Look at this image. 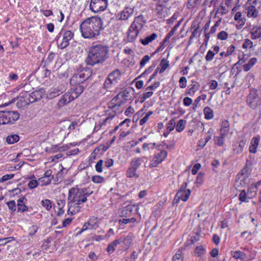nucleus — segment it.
Here are the masks:
<instances>
[{"instance_id": "338daca9", "label": "nucleus", "mask_w": 261, "mask_h": 261, "mask_svg": "<svg viewBox=\"0 0 261 261\" xmlns=\"http://www.w3.org/2000/svg\"><path fill=\"white\" fill-rule=\"evenodd\" d=\"M160 85V83L159 82H155L151 85L148 86L147 88H146L145 91L148 90H154L157 88H158Z\"/></svg>"}, {"instance_id": "a18cd8bd", "label": "nucleus", "mask_w": 261, "mask_h": 261, "mask_svg": "<svg viewBox=\"0 0 261 261\" xmlns=\"http://www.w3.org/2000/svg\"><path fill=\"white\" fill-rule=\"evenodd\" d=\"M225 138V137L221 135L220 136H215L214 139L215 144L219 146H222L223 145Z\"/></svg>"}, {"instance_id": "f8f14e48", "label": "nucleus", "mask_w": 261, "mask_h": 261, "mask_svg": "<svg viewBox=\"0 0 261 261\" xmlns=\"http://www.w3.org/2000/svg\"><path fill=\"white\" fill-rule=\"evenodd\" d=\"M257 5L256 0H248L245 5L246 10L247 11V15L248 17L255 18L258 15V11L256 7Z\"/></svg>"}, {"instance_id": "1a4fd4ad", "label": "nucleus", "mask_w": 261, "mask_h": 261, "mask_svg": "<svg viewBox=\"0 0 261 261\" xmlns=\"http://www.w3.org/2000/svg\"><path fill=\"white\" fill-rule=\"evenodd\" d=\"M246 102L248 106L253 110H256L261 106V97L257 93L256 89H251L247 97Z\"/></svg>"}, {"instance_id": "6ab92c4d", "label": "nucleus", "mask_w": 261, "mask_h": 261, "mask_svg": "<svg viewBox=\"0 0 261 261\" xmlns=\"http://www.w3.org/2000/svg\"><path fill=\"white\" fill-rule=\"evenodd\" d=\"M117 240L119 241V244H122V248L124 250L129 248L132 242V237L130 234L123 236Z\"/></svg>"}, {"instance_id": "7ed1b4c3", "label": "nucleus", "mask_w": 261, "mask_h": 261, "mask_svg": "<svg viewBox=\"0 0 261 261\" xmlns=\"http://www.w3.org/2000/svg\"><path fill=\"white\" fill-rule=\"evenodd\" d=\"M145 23L146 20L143 15L135 17L127 31L126 42H135Z\"/></svg>"}, {"instance_id": "58836bf2", "label": "nucleus", "mask_w": 261, "mask_h": 261, "mask_svg": "<svg viewBox=\"0 0 261 261\" xmlns=\"http://www.w3.org/2000/svg\"><path fill=\"white\" fill-rule=\"evenodd\" d=\"M118 245H119V241L116 239L109 244L107 248V252L110 254L113 253L115 247Z\"/></svg>"}, {"instance_id": "4be33fe9", "label": "nucleus", "mask_w": 261, "mask_h": 261, "mask_svg": "<svg viewBox=\"0 0 261 261\" xmlns=\"http://www.w3.org/2000/svg\"><path fill=\"white\" fill-rule=\"evenodd\" d=\"M44 92V90L41 88L36 90L30 93V98L32 99V103L40 100L42 98Z\"/></svg>"}, {"instance_id": "8fccbe9b", "label": "nucleus", "mask_w": 261, "mask_h": 261, "mask_svg": "<svg viewBox=\"0 0 261 261\" xmlns=\"http://www.w3.org/2000/svg\"><path fill=\"white\" fill-rule=\"evenodd\" d=\"M156 65V63L155 62H153L150 67H149L144 71V72L142 74V76H145L151 73L154 70Z\"/></svg>"}, {"instance_id": "ddd939ff", "label": "nucleus", "mask_w": 261, "mask_h": 261, "mask_svg": "<svg viewBox=\"0 0 261 261\" xmlns=\"http://www.w3.org/2000/svg\"><path fill=\"white\" fill-rule=\"evenodd\" d=\"M30 93L28 91H22L19 96V99L17 106L19 108H23L32 103Z\"/></svg>"}, {"instance_id": "09e8293b", "label": "nucleus", "mask_w": 261, "mask_h": 261, "mask_svg": "<svg viewBox=\"0 0 261 261\" xmlns=\"http://www.w3.org/2000/svg\"><path fill=\"white\" fill-rule=\"evenodd\" d=\"M195 253L199 257L202 256L205 253V250L202 246L197 247L195 249Z\"/></svg>"}, {"instance_id": "c9c22d12", "label": "nucleus", "mask_w": 261, "mask_h": 261, "mask_svg": "<svg viewBox=\"0 0 261 261\" xmlns=\"http://www.w3.org/2000/svg\"><path fill=\"white\" fill-rule=\"evenodd\" d=\"M204 118L207 120L212 119L214 117V112L211 108L206 107L204 109Z\"/></svg>"}, {"instance_id": "f704fd0d", "label": "nucleus", "mask_w": 261, "mask_h": 261, "mask_svg": "<svg viewBox=\"0 0 261 261\" xmlns=\"http://www.w3.org/2000/svg\"><path fill=\"white\" fill-rule=\"evenodd\" d=\"M257 62V59L256 58H251L249 61L248 63L247 64H245L243 66V69L245 71H249Z\"/></svg>"}, {"instance_id": "680f3d73", "label": "nucleus", "mask_w": 261, "mask_h": 261, "mask_svg": "<svg viewBox=\"0 0 261 261\" xmlns=\"http://www.w3.org/2000/svg\"><path fill=\"white\" fill-rule=\"evenodd\" d=\"M38 230V227L36 225H33L29 228V236H34Z\"/></svg>"}, {"instance_id": "69168bd1", "label": "nucleus", "mask_w": 261, "mask_h": 261, "mask_svg": "<svg viewBox=\"0 0 261 261\" xmlns=\"http://www.w3.org/2000/svg\"><path fill=\"white\" fill-rule=\"evenodd\" d=\"M199 237L200 235L199 234V233H196V234L195 236H191L190 239H188L187 242H190L191 244H194L196 242L199 241Z\"/></svg>"}, {"instance_id": "cd10ccee", "label": "nucleus", "mask_w": 261, "mask_h": 261, "mask_svg": "<svg viewBox=\"0 0 261 261\" xmlns=\"http://www.w3.org/2000/svg\"><path fill=\"white\" fill-rule=\"evenodd\" d=\"M69 94L67 92L61 96L58 103V105L60 107H63L65 105L68 103L72 101L71 99L69 97Z\"/></svg>"}, {"instance_id": "aec40b11", "label": "nucleus", "mask_w": 261, "mask_h": 261, "mask_svg": "<svg viewBox=\"0 0 261 261\" xmlns=\"http://www.w3.org/2000/svg\"><path fill=\"white\" fill-rule=\"evenodd\" d=\"M246 171V169H243L237 175V182H239V184L242 187H245L249 182V179L247 174H245L244 171Z\"/></svg>"}, {"instance_id": "c756f323", "label": "nucleus", "mask_w": 261, "mask_h": 261, "mask_svg": "<svg viewBox=\"0 0 261 261\" xmlns=\"http://www.w3.org/2000/svg\"><path fill=\"white\" fill-rule=\"evenodd\" d=\"M63 90L64 89L60 88V87L51 89L50 92L48 94L47 97L50 99L53 98L62 93Z\"/></svg>"}, {"instance_id": "864d4df0", "label": "nucleus", "mask_w": 261, "mask_h": 261, "mask_svg": "<svg viewBox=\"0 0 261 261\" xmlns=\"http://www.w3.org/2000/svg\"><path fill=\"white\" fill-rule=\"evenodd\" d=\"M14 240L15 238L13 237L0 239V246L4 245L7 243L10 242Z\"/></svg>"}, {"instance_id": "9d476101", "label": "nucleus", "mask_w": 261, "mask_h": 261, "mask_svg": "<svg viewBox=\"0 0 261 261\" xmlns=\"http://www.w3.org/2000/svg\"><path fill=\"white\" fill-rule=\"evenodd\" d=\"M92 75V71L89 69H85L81 72L74 74L70 80V85H78L88 80Z\"/></svg>"}, {"instance_id": "9b49d317", "label": "nucleus", "mask_w": 261, "mask_h": 261, "mask_svg": "<svg viewBox=\"0 0 261 261\" xmlns=\"http://www.w3.org/2000/svg\"><path fill=\"white\" fill-rule=\"evenodd\" d=\"M108 6V0H91L90 10L95 13L103 11Z\"/></svg>"}, {"instance_id": "2eb2a0df", "label": "nucleus", "mask_w": 261, "mask_h": 261, "mask_svg": "<svg viewBox=\"0 0 261 261\" xmlns=\"http://www.w3.org/2000/svg\"><path fill=\"white\" fill-rule=\"evenodd\" d=\"M138 207L133 204H128L123 207L120 212V216L121 217L127 218L132 216L133 211H137Z\"/></svg>"}, {"instance_id": "473e14b6", "label": "nucleus", "mask_w": 261, "mask_h": 261, "mask_svg": "<svg viewBox=\"0 0 261 261\" xmlns=\"http://www.w3.org/2000/svg\"><path fill=\"white\" fill-rule=\"evenodd\" d=\"M19 136L17 134H10L6 138V142L9 144H13L19 140Z\"/></svg>"}, {"instance_id": "bb28decb", "label": "nucleus", "mask_w": 261, "mask_h": 261, "mask_svg": "<svg viewBox=\"0 0 261 261\" xmlns=\"http://www.w3.org/2000/svg\"><path fill=\"white\" fill-rule=\"evenodd\" d=\"M232 256L235 259H239L243 261H247V255L241 251H231Z\"/></svg>"}, {"instance_id": "c85d7f7f", "label": "nucleus", "mask_w": 261, "mask_h": 261, "mask_svg": "<svg viewBox=\"0 0 261 261\" xmlns=\"http://www.w3.org/2000/svg\"><path fill=\"white\" fill-rule=\"evenodd\" d=\"M69 94L67 92L61 96L58 103V105L60 107H63L65 105L68 103L72 101L71 99L69 97Z\"/></svg>"}, {"instance_id": "37998d69", "label": "nucleus", "mask_w": 261, "mask_h": 261, "mask_svg": "<svg viewBox=\"0 0 261 261\" xmlns=\"http://www.w3.org/2000/svg\"><path fill=\"white\" fill-rule=\"evenodd\" d=\"M159 65L161 66V68L160 69L159 71V73L161 74L163 73L169 66V62L167 61L166 59H163Z\"/></svg>"}, {"instance_id": "393cba45", "label": "nucleus", "mask_w": 261, "mask_h": 261, "mask_svg": "<svg viewBox=\"0 0 261 261\" xmlns=\"http://www.w3.org/2000/svg\"><path fill=\"white\" fill-rule=\"evenodd\" d=\"M132 91H134V89L132 88H126L122 91L119 92L118 95L123 100H125V102L130 99V93Z\"/></svg>"}, {"instance_id": "f03ea898", "label": "nucleus", "mask_w": 261, "mask_h": 261, "mask_svg": "<svg viewBox=\"0 0 261 261\" xmlns=\"http://www.w3.org/2000/svg\"><path fill=\"white\" fill-rule=\"evenodd\" d=\"M109 47L101 43L93 44L90 48L85 62L88 65L94 66L103 63L109 57Z\"/></svg>"}, {"instance_id": "4d7b16f0", "label": "nucleus", "mask_w": 261, "mask_h": 261, "mask_svg": "<svg viewBox=\"0 0 261 261\" xmlns=\"http://www.w3.org/2000/svg\"><path fill=\"white\" fill-rule=\"evenodd\" d=\"M150 57L148 55L144 56L140 62V68H143L145 64L149 61Z\"/></svg>"}, {"instance_id": "052dcab7", "label": "nucleus", "mask_w": 261, "mask_h": 261, "mask_svg": "<svg viewBox=\"0 0 261 261\" xmlns=\"http://www.w3.org/2000/svg\"><path fill=\"white\" fill-rule=\"evenodd\" d=\"M103 164V161L102 160H100L98 161L96 165H95V169L98 172H102V165Z\"/></svg>"}, {"instance_id": "774afa93", "label": "nucleus", "mask_w": 261, "mask_h": 261, "mask_svg": "<svg viewBox=\"0 0 261 261\" xmlns=\"http://www.w3.org/2000/svg\"><path fill=\"white\" fill-rule=\"evenodd\" d=\"M172 261H182V258H181V251L179 250L177 252L173 257Z\"/></svg>"}, {"instance_id": "0e129e2a", "label": "nucleus", "mask_w": 261, "mask_h": 261, "mask_svg": "<svg viewBox=\"0 0 261 261\" xmlns=\"http://www.w3.org/2000/svg\"><path fill=\"white\" fill-rule=\"evenodd\" d=\"M9 208L12 212L16 211V204L14 200H11L6 203Z\"/></svg>"}, {"instance_id": "5fc2aeb1", "label": "nucleus", "mask_w": 261, "mask_h": 261, "mask_svg": "<svg viewBox=\"0 0 261 261\" xmlns=\"http://www.w3.org/2000/svg\"><path fill=\"white\" fill-rule=\"evenodd\" d=\"M92 181L94 183L100 184L104 181V178L100 175H95L92 176Z\"/></svg>"}, {"instance_id": "a19ab883", "label": "nucleus", "mask_w": 261, "mask_h": 261, "mask_svg": "<svg viewBox=\"0 0 261 261\" xmlns=\"http://www.w3.org/2000/svg\"><path fill=\"white\" fill-rule=\"evenodd\" d=\"M136 221V219L134 217H132L131 218H123L119 220L118 223L120 226H124L126 224L134 223Z\"/></svg>"}, {"instance_id": "49530a36", "label": "nucleus", "mask_w": 261, "mask_h": 261, "mask_svg": "<svg viewBox=\"0 0 261 261\" xmlns=\"http://www.w3.org/2000/svg\"><path fill=\"white\" fill-rule=\"evenodd\" d=\"M146 91L140 97L141 103L144 102L146 99L150 98L153 94L152 91Z\"/></svg>"}, {"instance_id": "0eeeda50", "label": "nucleus", "mask_w": 261, "mask_h": 261, "mask_svg": "<svg viewBox=\"0 0 261 261\" xmlns=\"http://www.w3.org/2000/svg\"><path fill=\"white\" fill-rule=\"evenodd\" d=\"M125 103V100H123L117 94L115 96L109 103L108 108L113 110V112L110 115V116L105 118L103 121L106 123L108 120L112 119L116 114L117 112H121L120 109V107Z\"/></svg>"}, {"instance_id": "de8ad7c7", "label": "nucleus", "mask_w": 261, "mask_h": 261, "mask_svg": "<svg viewBox=\"0 0 261 261\" xmlns=\"http://www.w3.org/2000/svg\"><path fill=\"white\" fill-rule=\"evenodd\" d=\"M253 42L249 39H246L244 40V42L242 45L243 48L245 49H251L253 48Z\"/></svg>"}, {"instance_id": "bf43d9fd", "label": "nucleus", "mask_w": 261, "mask_h": 261, "mask_svg": "<svg viewBox=\"0 0 261 261\" xmlns=\"http://www.w3.org/2000/svg\"><path fill=\"white\" fill-rule=\"evenodd\" d=\"M198 0H189L187 4V8L188 9H192L196 5Z\"/></svg>"}, {"instance_id": "39448f33", "label": "nucleus", "mask_w": 261, "mask_h": 261, "mask_svg": "<svg viewBox=\"0 0 261 261\" xmlns=\"http://www.w3.org/2000/svg\"><path fill=\"white\" fill-rule=\"evenodd\" d=\"M74 33L69 30H62L56 37L58 47L64 49L69 45V41L73 38Z\"/></svg>"}, {"instance_id": "e2e57ef3", "label": "nucleus", "mask_w": 261, "mask_h": 261, "mask_svg": "<svg viewBox=\"0 0 261 261\" xmlns=\"http://www.w3.org/2000/svg\"><path fill=\"white\" fill-rule=\"evenodd\" d=\"M218 39L221 40H225L228 38V34L225 31H221L218 33Z\"/></svg>"}, {"instance_id": "6e6552de", "label": "nucleus", "mask_w": 261, "mask_h": 261, "mask_svg": "<svg viewBox=\"0 0 261 261\" xmlns=\"http://www.w3.org/2000/svg\"><path fill=\"white\" fill-rule=\"evenodd\" d=\"M120 76V72L118 69H115L109 74L104 84L103 88L107 91H111L118 83Z\"/></svg>"}, {"instance_id": "e433bc0d", "label": "nucleus", "mask_w": 261, "mask_h": 261, "mask_svg": "<svg viewBox=\"0 0 261 261\" xmlns=\"http://www.w3.org/2000/svg\"><path fill=\"white\" fill-rule=\"evenodd\" d=\"M167 152L164 150L160 151L159 153L156 154L154 158L162 163L165 159L167 157Z\"/></svg>"}, {"instance_id": "72a5a7b5", "label": "nucleus", "mask_w": 261, "mask_h": 261, "mask_svg": "<svg viewBox=\"0 0 261 261\" xmlns=\"http://www.w3.org/2000/svg\"><path fill=\"white\" fill-rule=\"evenodd\" d=\"M257 185H252L250 186L247 191L248 198L251 199L255 197L256 194Z\"/></svg>"}, {"instance_id": "ea45409f", "label": "nucleus", "mask_w": 261, "mask_h": 261, "mask_svg": "<svg viewBox=\"0 0 261 261\" xmlns=\"http://www.w3.org/2000/svg\"><path fill=\"white\" fill-rule=\"evenodd\" d=\"M72 85L74 86L70 88V89L72 90L73 92L80 95L83 92L84 89V87L83 86L80 84Z\"/></svg>"}, {"instance_id": "f3484780", "label": "nucleus", "mask_w": 261, "mask_h": 261, "mask_svg": "<svg viewBox=\"0 0 261 261\" xmlns=\"http://www.w3.org/2000/svg\"><path fill=\"white\" fill-rule=\"evenodd\" d=\"M53 178L54 175H52V171L49 169L45 172L43 177L39 179V181L41 183L42 186H47L50 184Z\"/></svg>"}, {"instance_id": "4c0bfd02", "label": "nucleus", "mask_w": 261, "mask_h": 261, "mask_svg": "<svg viewBox=\"0 0 261 261\" xmlns=\"http://www.w3.org/2000/svg\"><path fill=\"white\" fill-rule=\"evenodd\" d=\"M186 125V121L184 119H180L177 123L176 125V130L178 132H182L185 128Z\"/></svg>"}, {"instance_id": "c03bdc74", "label": "nucleus", "mask_w": 261, "mask_h": 261, "mask_svg": "<svg viewBox=\"0 0 261 261\" xmlns=\"http://www.w3.org/2000/svg\"><path fill=\"white\" fill-rule=\"evenodd\" d=\"M41 205L46 209L47 211H49L52 207V202L49 199L43 200L41 202Z\"/></svg>"}, {"instance_id": "a878e982", "label": "nucleus", "mask_w": 261, "mask_h": 261, "mask_svg": "<svg viewBox=\"0 0 261 261\" xmlns=\"http://www.w3.org/2000/svg\"><path fill=\"white\" fill-rule=\"evenodd\" d=\"M157 34L155 33H152L151 35L146 36L144 38L140 39V42L144 45H147L157 38Z\"/></svg>"}, {"instance_id": "b1692460", "label": "nucleus", "mask_w": 261, "mask_h": 261, "mask_svg": "<svg viewBox=\"0 0 261 261\" xmlns=\"http://www.w3.org/2000/svg\"><path fill=\"white\" fill-rule=\"evenodd\" d=\"M260 138L258 137H253L250 143V145L249 147V152L252 153H255L257 151V148L259 144Z\"/></svg>"}, {"instance_id": "13d9d810", "label": "nucleus", "mask_w": 261, "mask_h": 261, "mask_svg": "<svg viewBox=\"0 0 261 261\" xmlns=\"http://www.w3.org/2000/svg\"><path fill=\"white\" fill-rule=\"evenodd\" d=\"M215 53L212 50H208L206 56L205 60L207 62H211L212 61L214 58Z\"/></svg>"}, {"instance_id": "7c9ffc66", "label": "nucleus", "mask_w": 261, "mask_h": 261, "mask_svg": "<svg viewBox=\"0 0 261 261\" xmlns=\"http://www.w3.org/2000/svg\"><path fill=\"white\" fill-rule=\"evenodd\" d=\"M125 175L127 177L134 178L135 179L138 178L139 177V174L137 173V170L130 166L127 168Z\"/></svg>"}, {"instance_id": "423d86ee", "label": "nucleus", "mask_w": 261, "mask_h": 261, "mask_svg": "<svg viewBox=\"0 0 261 261\" xmlns=\"http://www.w3.org/2000/svg\"><path fill=\"white\" fill-rule=\"evenodd\" d=\"M19 113L15 111H0V125L12 124L19 118Z\"/></svg>"}, {"instance_id": "f257e3e1", "label": "nucleus", "mask_w": 261, "mask_h": 261, "mask_svg": "<svg viewBox=\"0 0 261 261\" xmlns=\"http://www.w3.org/2000/svg\"><path fill=\"white\" fill-rule=\"evenodd\" d=\"M80 30L84 38H96L104 30L102 20L96 16L88 18L81 24Z\"/></svg>"}, {"instance_id": "a211bd4d", "label": "nucleus", "mask_w": 261, "mask_h": 261, "mask_svg": "<svg viewBox=\"0 0 261 261\" xmlns=\"http://www.w3.org/2000/svg\"><path fill=\"white\" fill-rule=\"evenodd\" d=\"M190 194L191 191L190 190H187L186 191H178L176 194L173 202L177 203L180 199L184 201H186Z\"/></svg>"}, {"instance_id": "6e6d98bb", "label": "nucleus", "mask_w": 261, "mask_h": 261, "mask_svg": "<svg viewBox=\"0 0 261 261\" xmlns=\"http://www.w3.org/2000/svg\"><path fill=\"white\" fill-rule=\"evenodd\" d=\"M247 196L248 195L245 190H243L241 192L239 195V199L242 202H248V201L246 200Z\"/></svg>"}, {"instance_id": "dca6fc26", "label": "nucleus", "mask_w": 261, "mask_h": 261, "mask_svg": "<svg viewBox=\"0 0 261 261\" xmlns=\"http://www.w3.org/2000/svg\"><path fill=\"white\" fill-rule=\"evenodd\" d=\"M82 203L68 201V214L74 215L81 211Z\"/></svg>"}, {"instance_id": "603ef678", "label": "nucleus", "mask_w": 261, "mask_h": 261, "mask_svg": "<svg viewBox=\"0 0 261 261\" xmlns=\"http://www.w3.org/2000/svg\"><path fill=\"white\" fill-rule=\"evenodd\" d=\"M175 126V120L174 119H171L167 124V129L169 132H170L174 129Z\"/></svg>"}, {"instance_id": "4468645a", "label": "nucleus", "mask_w": 261, "mask_h": 261, "mask_svg": "<svg viewBox=\"0 0 261 261\" xmlns=\"http://www.w3.org/2000/svg\"><path fill=\"white\" fill-rule=\"evenodd\" d=\"M134 12V8L126 7L122 11L117 14L116 17L119 20H127L133 16Z\"/></svg>"}, {"instance_id": "20e7f679", "label": "nucleus", "mask_w": 261, "mask_h": 261, "mask_svg": "<svg viewBox=\"0 0 261 261\" xmlns=\"http://www.w3.org/2000/svg\"><path fill=\"white\" fill-rule=\"evenodd\" d=\"M91 192H88L87 188L80 189L77 186L71 188L69 190L68 201L83 203L87 201V197L89 196Z\"/></svg>"}, {"instance_id": "3c124183", "label": "nucleus", "mask_w": 261, "mask_h": 261, "mask_svg": "<svg viewBox=\"0 0 261 261\" xmlns=\"http://www.w3.org/2000/svg\"><path fill=\"white\" fill-rule=\"evenodd\" d=\"M152 113H153L152 111H149L145 115V116L140 120V122H139L140 125H143L144 124H145L147 122V121L148 120L149 116L151 115H152Z\"/></svg>"}, {"instance_id": "5701e85b", "label": "nucleus", "mask_w": 261, "mask_h": 261, "mask_svg": "<svg viewBox=\"0 0 261 261\" xmlns=\"http://www.w3.org/2000/svg\"><path fill=\"white\" fill-rule=\"evenodd\" d=\"M251 39L254 40L261 38V27L254 26L250 31Z\"/></svg>"}, {"instance_id": "412c9836", "label": "nucleus", "mask_w": 261, "mask_h": 261, "mask_svg": "<svg viewBox=\"0 0 261 261\" xmlns=\"http://www.w3.org/2000/svg\"><path fill=\"white\" fill-rule=\"evenodd\" d=\"M246 140L242 139L232 145V150L235 154H240L243 152V148L246 144Z\"/></svg>"}, {"instance_id": "79ce46f5", "label": "nucleus", "mask_w": 261, "mask_h": 261, "mask_svg": "<svg viewBox=\"0 0 261 261\" xmlns=\"http://www.w3.org/2000/svg\"><path fill=\"white\" fill-rule=\"evenodd\" d=\"M96 224V222L93 223L92 220L91 219L90 221L85 223L82 228V231L80 232L79 233H81L82 231L87 230L88 228L91 229L93 228L94 226Z\"/></svg>"}, {"instance_id": "2f4dec72", "label": "nucleus", "mask_w": 261, "mask_h": 261, "mask_svg": "<svg viewBox=\"0 0 261 261\" xmlns=\"http://www.w3.org/2000/svg\"><path fill=\"white\" fill-rule=\"evenodd\" d=\"M144 158V157H143L142 158H135L133 159L130 162L129 166L136 170H137L143 162V159Z\"/></svg>"}]
</instances>
